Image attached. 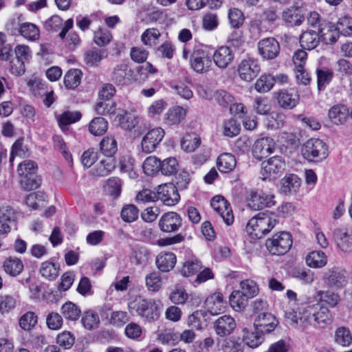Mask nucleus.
<instances>
[{
    "mask_svg": "<svg viewBox=\"0 0 352 352\" xmlns=\"http://www.w3.org/2000/svg\"><path fill=\"white\" fill-rule=\"evenodd\" d=\"M128 307L132 314H137L148 322H152L159 318L160 312L156 302L153 300L135 296L128 303Z\"/></svg>",
    "mask_w": 352,
    "mask_h": 352,
    "instance_id": "f257e3e1",
    "label": "nucleus"
},
{
    "mask_svg": "<svg viewBox=\"0 0 352 352\" xmlns=\"http://www.w3.org/2000/svg\"><path fill=\"white\" fill-rule=\"evenodd\" d=\"M276 222L273 215L267 212H260L248 221L246 230L253 236L261 238L274 227Z\"/></svg>",
    "mask_w": 352,
    "mask_h": 352,
    "instance_id": "f03ea898",
    "label": "nucleus"
},
{
    "mask_svg": "<svg viewBox=\"0 0 352 352\" xmlns=\"http://www.w3.org/2000/svg\"><path fill=\"white\" fill-rule=\"evenodd\" d=\"M301 153L309 162H320L328 157L329 150L327 145L322 140L311 138L303 144Z\"/></svg>",
    "mask_w": 352,
    "mask_h": 352,
    "instance_id": "7ed1b4c3",
    "label": "nucleus"
},
{
    "mask_svg": "<svg viewBox=\"0 0 352 352\" xmlns=\"http://www.w3.org/2000/svg\"><path fill=\"white\" fill-rule=\"evenodd\" d=\"M292 235L287 232L275 234L265 242L267 250L273 255H283L286 254L292 245Z\"/></svg>",
    "mask_w": 352,
    "mask_h": 352,
    "instance_id": "20e7f679",
    "label": "nucleus"
},
{
    "mask_svg": "<svg viewBox=\"0 0 352 352\" xmlns=\"http://www.w3.org/2000/svg\"><path fill=\"white\" fill-rule=\"evenodd\" d=\"M285 167V161L280 156L276 155L263 161L261 170L262 179H276L283 174Z\"/></svg>",
    "mask_w": 352,
    "mask_h": 352,
    "instance_id": "39448f33",
    "label": "nucleus"
},
{
    "mask_svg": "<svg viewBox=\"0 0 352 352\" xmlns=\"http://www.w3.org/2000/svg\"><path fill=\"white\" fill-rule=\"evenodd\" d=\"M247 203L251 209L260 210L272 207L276 201L273 195L266 194L262 191L251 190L247 196Z\"/></svg>",
    "mask_w": 352,
    "mask_h": 352,
    "instance_id": "423d86ee",
    "label": "nucleus"
},
{
    "mask_svg": "<svg viewBox=\"0 0 352 352\" xmlns=\"http://www.w3.org/2000/svg\"><path fill=\"white\" fill-rule=\"evenodd\" d=\"M261 66L258 59L248 57L243 59L239 64L237 72L240 78L250 82L260 73Z\"/></svg>",
    "mask_w": 352,
    "mask_h": 352,
    "instance_id": "0eeeda50",
    "label": "nucleus"
},
{
    "mask_svg": "<svg viewBox=\"0 0 352 352\" xmlns=\"http://www.w3.org/2000/svg\"><path fill=\"white\" fill-rule=\"evenodd\" d=\"M317 307V303L305 304L299 309L298 312L294 310L287 311L285 316L292 324H298L299 322L312 324Z\"/></svg>",
    "mask_w": 352,
    "mask_h": 352,
    "instance_id": "6e6552de",
    "label": "nucleus"
},
{
    "mask_svg": "<svg viewBox=\"0 0 352 352\" xmlns=\"http://www.w3.org/2000/svg\"><path fill=\"white\" fill-rule=\"evenodd\" d=\"M259 55L266 60L275 59L280 54L279 42L274 37H267L257 43Z\"/></svg>",
    "mask_w": 352,
    "mask_h": 352,
    "instance_id": "1a4fd4ad",
    "label": "nucleus"
},
{
    "mask_svg": "<svg viewBox=\"0 0 352 352\" xmlns=\"http://www.w3.org/2000/svg\"><path fill=\"white\" fill-rule=\"evenodd\" d=\"M322 280L329 287L342 288L347 283L346 271L338 267L326 270L323 272Z\"/></svg>",
    "mask_w": 352,
    "mask_h": 352,
    "instance_id": "9d476101",
    "label": "nucleus"
},
{
    "mask_svg": "<svg viewBox=\"0 0 352 352\" xmlns=\"http://www.w3.org/2000/svg\"><path fill=\"white\" fill-rule=\"evenodd\" d=\"M210 205L228 226L233 223L234 215L231 206L223 196L216 195L213 197L211 199Z\"/></svg>",
    "mask_w": 352,
    "mask_h": 352,
    "instance_id": "9b49d317",
    "label": "nucleus"
},
{
    "mask_svg": "<svg viewBox=\"0 0 352 352\" xmlns=\"http://www.w3.org/2000/svg\"><path fill=\"white\" fill-rule=\"evenodd\" d=\"M157 200L166 206H174L178 203L180 196L174 184H164L158 186L157 190Z\"/></svg>",
    "mask_w": 352,
    "mask_h": 352,
    "instance_id": "f8f14e48",
    "label": "nucleus"
},
{
    "mask_svg": "<svg viewBox=\"0 0 352 352\" xmlns=\"http://www.w3.org/2000/svg\"><path fill=\"white\" fill-rule=\"evenodd\" d=\"M191 68L197 73L203 74L208 71L212 60L207 53L201 49L195 50L190 57Z\"/></svg>",
    "mask_w": 352,
    "mask_h": 352,
    "instance_id": "ddd939ff",
    "label": "nucleus"
},
{
    "mask_svg": "<svg viewBox=\"0 0 352 352\" xmlns=\"http://www.w3.org/2000/svg\"><path fill=\"white\" fill-rule=\"evenodd\" d=\"M274 97L278 105L285 109H292L299 102L300 96L294 89H282L274 93Z\"/></svg>",
    "mask_w": 352,
    "mask_h": 352,
    "instance_id": "4468645a",
    "label": "nucleus"
},
{
    "mask_svg": "<svg viewBox=\"0 0 352 352\" xmlns=\"http://www.w3.org/2000/svg\"><path fill=\"white\" fill-rule=\"evenodd\" d=\"M275 146L276 144L271 138L265 137L258 139L253 145L252 155L256 159L262 160L274 153Z\"/></svg>",
    "mask_w": 352,
    "mask_h": 352,
    "instance_id": "2eb2a0df",
    "label": "nucleus"
},
{
    "mask_svg": "<svg viewBox=\"0 0 352 352\" xmlns=\"http://www.w3.org/2000/svg\"><path fill=\"white\" fill-rule=\"evenodd\" d=\"M165 132L162 128H155L150 130L142 140V148L144 153L153 152L157 145L162 142Z\"/></svg>",
    "mask_w": 352,
    "mask_h": 352,
    "instance_id": "dca6fc26",
    "label": "nucleus"
},
{
    "mask_svg": "<svg viewBox=\"0 0 352 352\" xmlns=\"http://www.w3.org/2000/svg\"><path fill=\"white\" fill-rule=\"evenodd\" d=\"M182 219L175 212L164 213L159 220V227L164 232H177L182 226Z\"/></svg>",
    "mask_w": 352,
    "mask_h": 352,
    "instance_id": "f3484780",
    "label": "nucleus"
},
{
    "mask_svg": "<svg viewBox=\"0 0 352 352\" xmlns=\"http://www.w3.org/2000/svg\"><path fill=\"white\" fill-rule=\"evenodd\" d=\"M278 324L276 317L270 312L257 315L254 319V327L263 333L273 331Z\"/></svg>",
    "mask_w": 352,
    "mask_h": 352,
    "instance_id": "a211bd4d",
    "label": "nucleus"
},
{
    "mask_svg": "<svg viewBox=\"0 0 352 352\" xmlns=\"http://www.w3.org/2000/svg\"><path fill=\"white\" fill-rule=\"evenodd\" d=\"M333 238L337 246L344 252L352 251V231L337 228L333 232Z\"/></svg>",
    "mask_w": 352,
    "mask_h": 352,
    "instance_id": "6ab92c4d",
    "label": "nucleus"
},
{
    "mask_svg": "<svg viewBox=\"0 0 352 352\" xmlns=\"http://www.w3.org/2000/svg\"><path fill=\"white\" fill-rule=\"evenodd\" d=\"M215 333L220 337H226L230 335L236 328L234 319L228 315H224L214 323Z\"/></svg>",
    "mask_w": 352,
    "mask_h": 352,
    "instance_id": "aec40b11",
    "label": "nucleus"
},
{
    "mask_svg": "<svg viewBox=\"0 0 352 352\" xmlns=\"http://www.w3.org/2000/svg\"><path fill=\"white\" fill-rule=\"evenodd\" d=\"M320 38L326 44L332 45L335 43L339 38V28L330 22H326L322 28L319 29Z\"/></svg>",
    "mask_w": 352,
    "mask_h": 352,
    "instance_id": "412c9836",
    "label": "nucleus"
},
{
    "mask_svg": "<svg viewBox=\"0 0 352 352\" xmlns=\"http://www.w3.org/2000/svg\"><path fill=\"white\" fill-rule=\"evenodd\" d=\"M4 272L11 277H16L24 270V264L22 260L16 256H9L3 263Z\"/></svg>",
    "mask_w": 352,
    "mask_h": 352,
    "instance_id": "4be33fe9",
    "label": "nucleus"
},
{
    "mask_svg": "<svg viewBox=\"0 0 352 352\" xmlns=\"http://www.w3.org/2000/svg\"><path fill=\"white\" fill-rule=\"evenodd\" d=\"M234 55L230 47L222 46L217 50L213 54L215 65L221 69L226 68L233 60Z\"/></svg>",
    "mask_w": 352,
    "mask_h": 352,
    "instance_id": "5701e85b",
    "label": "nucleus"
},
{
    "mask_svg": "<svg viewBox=\"0 0 352 352\" xmlns=\"http://www.w3.org/2000/svg\"><path fill=\"white\" fill-rule=\"evenodd\" d=\"M132 75V71L129 68V65L125 63H122L116 65L111 74V80L118 85H125L130 80Z\"/></svg>",
    "mask_w": 352,
    "mask_h": 352,
    "instance_id": "b1692460",
    "label": "nucleus"
},
{
    "mask_svg": "<svg viewBox=\"0 0 352 352\" xmlns=\"http://www.w3.org/2000/svg\"><path fill=\"white\" fill-rule=\"evenodd\" d=\"M329 118L335 124H343L346 122L349 112L346 106L344 104H336L329 110Z\"/></svg>",
    "mask_w": 352,
    "mask_h": 352,
    "instance_id": "393cba45",
    "label": "nucleus"
},
{
    "mask_svg": "<svg viewBox=\"0 0 352 352\" xmlns=\"http://www.w3.org/2000/svg\"><path fill=\"white\" fill-rule=\"evenodd\" d=\"M301 180L298 175L290 174L281 180V191L286 195L295 194L299 189Z\"/></svg>",
    "mask_w": 352,
    "mask_h": 352,
    "instance_id": "a878e982",
    "label": "nucleus"
},
{
    "mask_svg": "<svg viewBox=\"0 0 352 352\" xmlns=\"http://www.w3.org/2000/svg\"><path fill=\"white\" fill-rule=\"evenodd\" d=\"M320 38L318 31L315 30H307L302 33L300 36V43L302 47L305 50H311L316 48Z\"/></svg>",
    "mask_w": 352,
    "mask_h": 352,
    "instance_id": "bb28decb",
    "label": "nucleus"
},
{
    "mask_svg": "<svg viewBox=\"0 0 352 352\" xmlns=\"http://www.w3.org/2000/svg\"><path fill=\"white\" fill-rule=\"evenodd\" d=\"M177 258L175 254L166 252L157 256L156 265L161 272H168L174 267Z\"/></svg>",
    "mask_w": 352,
    "mask_h": 352,
    "instance_id": "cd10ccee",
    "label": "nucleus"
},
{
    "mask_svg": "<svg viewBox=\"0 0 352 352\" xmlns=\"http://www.w3.org/2000/svg\"><path fill=\"white\" fill-rule=\"evenodd\" d=\"M306 264L312 268H322L327 263V257L322 251H312L305 258Z\"/></svg>",
    "mask_w": 352,
    "mask_h": 352,
    "instance_id": "c85d7f7f",
    "label": "nucleus"
},
{
    "mask_svg": "<svg viewBox=\"0 0 352 352\" xmlns=\"http://www.w3.org/2000/svg\"><path fill=\"white\" fill-rule=\"evenodd\" d=\"M236 161L234 155L224 153L221 154L217 161V168L222 173H229L236 166Z\"/></svg>",
    "mask_w": 352,
    "mask_h": 352,
    "instance_id": "c756f323",
    "label": "nucleus"
},
{
    "mask_svg": "<svg viewBox=\"0 0 352 352\" xmlns=\"http://www.w3.org/2000/svg\"><path fill=\"white\" fill-rule=\"evenodd\" d=\"M317 309L313 321L317 324L319 328H324L328 324L331 323V316L329 310L322 306L320 304L317 303Z\"/></svg>",
    "mask_w": 352,
    "mask_h": 352,
    "instance_id": "7c9ffc66",
    "label": "nucleus"
},
{
    "mask_svg": "<svg viewBox=\"0 0 352 352\" xmlns=\"http://www.w3.org/2000/svg\"><path fill=\"white\" fill-rule=\"evenodd\" d=\"M243 332V342L251 348H256L263 342L265 333L259 330L254 329V331H250L245 329Z\"/></svg>",
    "mask_w": 352,
    "mask_h": 352,
    "instance_id": "2f4dec72",
    "label": "nucleus"
},
{
    "mask_svg": "<svg viewBox=\"0 0 352 352\" xmlns=\"http://www.w3.org/2000/svg\"><path fill=\"white\" fill-rule=\"evenodd\" d=\"M116 118L118 119L121 127L126 130H131L138 123V118L125 110H120Z\"/></svg>",
    "mask_w": 352,
    "mask_h": 352,
    "instance_id": "473e14b6",
    "label": "nucleus"
},
{
    "mask_svg": "<svg viewBox=\"0 0 352 352\" xmlns=\"http://www.w3.org/2000/svg\"><path fill=\"white\" fill-rule=\"evenodd\" d=\"M81 117L80 111H65L62 114L56 116V120L59 126L63 130L64 127L79 121Z\"/></svg>",
    "mask_w": 352,
    "mask_h": 352,
    "instance_id": "72a5a7b5",
    "label": "nucleus"
},
{
    "mask_svg": "<svg viewBox=\"0 0 352 352\" xmlns=\"http://www.w3.org/2000/svg\"><path fill=\"white\" fill-rule=\"evenodd\" d=\"M20 34L29 41H36L40 37V30L38 28L32 23H23L19 27Z\"/></svg>",
    "mask_w": 352,
    "mask_h": 352,
    "instance_id": "f704fd0d",
    "label": "nucleus"
},
{
    "mask_svg": "<svg viewBox=\"0 0 352 352\" xmlns=\"http://www.w3.org/2000/svg\"><path fill=\"white\" fill-rule=\"evenodd\" d=\"M283 19L290 25H299L303 21L304 17L298 8L292 7L283 12Z\"/></svg>",
    "mask_w": 352,
    "mask_h": 352,
    "instance_id": "c9c22d12",
    "label": "nucleus"
},
{
    "mask_svg": "<svg viewBox=\"0 0 352 352\" xmlns=\"http://www.w3.org/2000/svg\"><path fill=\"white\" fill-rule=\"evenodd\" d=\"M317 74V86L318 89L323 91L327 85L332 80L334 74L333 72L327 67L316 69Z\"/></svg>",
    "mask_w": 352,
    "mask_h": 352,
    "instance_id": "e433bc0d",
    "label": "nucleus"
},
{
    "mask_svg": "<svg viewBox=\"0 0 352 352\" xmlns=\"http://www.w3.org/2000/svg\"><path fill=\"white\" fill-rule=\"evenodd\" d=\"M334 340L342 346H349L352 342V333L348 327L341 326L335 331Z\"/></svg>",
    "mask_w": 352,
    "mask_h": 352,
    "instance_id": "4c0bfd02",
    "label": "nucleus"
},
{
    "mask_svg": "<svg viewBox=\"0 0 352 352\" xmlns=\"http://www.w3.org/2000/svg\"><path fill=\"white\" fill-rule=\"evenodd\" d=\"M60 311L66 320L72 321L77 320L81 314L80 308L71 301L64 303L60 308Z\"/></svg>",
    "mask_w": 352,
    "mask_h": 352,
    "instance_id": "58836bf2",
    "label": "nucleus"
},
{
    "mask_svg": "<svg viewBox=\"0 0 352 352\" xmlns=\"http://www.w3.org/2000/svg\"><path fill=\"white\" fill-rule=\"evenodd\" d=\"M248 299L245 294L239 290L233 291L229 297L231 307L237 311H241L246 307Z\"/></svg>",
    "mask_w": 352,
    "mask_h": 352,
    "instance_id": "ea45409f",
    "label": "nucleus"
},
{
    "mask_svg": "<svg viewBox=\"0 0 352 352\" xmlns=\"http://www.w3.org/2000/svg\"><path fill=\"white\" fill-rule=\"evenodd\" d=\"M39 272L43 277L49 280H55L59 274V267L50 261H45L41 264Z\"/></svg>",
    "mask_w": 352,
    "mask_h": 352,
    "instance_id": "a19ab883",
    "label": "nucleus"
},
{
    "mask_svg": "<svg viewBox=\"0 0 352 352\" xmlns=\"http://www.w3.org/2000/svg\"><path fill=\"white\" fill-rule=\"evenodd\" d=\"M116 168L115 161L113 159L101 160L93 169L94 175L97 177H105L111 173Z\"/></svg>",
    "mask_w": 352,
    "mask_h": 352,
    "instance_id": "79ce46f5",
    "label": "nucleus"
},
{
    "mask_svg": "<svg viewBox=\"0 0 352 352\" xmlns=\"http://www.w3.org/2000/svg\"><path fill=\"white\" fill-rule=\"evenodd\" d=\"M108 129L107 121L102 117L94 118L89 124V131L95 136L104 134Z\"/></svg>",
    "mask_w": 352,
    "mask_h": 352,
    "instance_id": "37998d69",
    "label": "nucleus"
},
{
    "mask_svg": "<svg viewBox=\"0 0 352 352\" xmlns=\"http://www.w3.org/2000/svg\"><path fill=\"white\" fill-rule=\"evenodd\" d=\"M98 314L93 310L85 311L81 318V322L87 330H93L98 327L100 324Z\"/></svg>",
    "mask_w": 352,
    "mask_h": 352,
    "instance_id": "c03bdc74",
    "label": "nucleus"
},
{
    "mask_svg": "<svg viewBox=\"0 0 352 352\" xmlns=\"http://www.w3.org/2000/svg\"><path fill=\"white\" fill-rule=\"evenodd\" d=\"M186 111L181 107L170 108L166 113L165 119L168 124H177L182 122L185 118Z\"/></svg>",
    "mask_w": 352,
    "mask_h": 352,
    "instance_id": "a18cd8bd",
    "label": "nucleus"
},
{
    "mask_svg": "<svg viewBox=\"0 0 352 352\" xmlns=\"http://www.w3.org/2000/svg\"><path fill=\"white\" fill-rule=\"evenodd\" d=\"M102 153L107 157H113L118 151L117 142L113 137L107 136L100 143Z\"/></svg>",
    "mask_w": 352,
    "mask_h": 352,
    "instance_id": "49530a36",
    "label": "nucleus"
},
{
    "mask_svg": "<svg viewBox=\"0 0 352 352\" xmlns=\"http://www.w3.org/2000/svg\"><path fill=\"white\" fill-rule=\"evenodd\" d=\"M135 160L131 156H122L120 159V169L121 172L127 173L129 177L131 179H135L138 175L134 170Z\"/></svg>",
    "mask_w": 352,
    "mask_h": 352,
    "instance_id": "de8ad7c7",
    "label": "nucleus"
},
{
    "mask_svg": "<svg viewBox=\"0 0 352 352\" xmlns=\"http://www.w3.org/2000/svg\"><path fill=\"white\" fill-rule=\"evenodd\" d=\"M274 85V76L272 74H263L256 80L255 89L260 93H266L272 89Z\"/></svg>",
    "mask_w": 352,
    "mask_h": 352,
    "instance_id": "09e8293b",
    "label": "nucleus"
},
{
    "mask_svg": "<svg viewBox=\"0 0 352 352\" xmlns=\"http://www.w3.org/2000/svg\"><path fill=\"white\" fill-rule=\"evenodd\" d=\"M161 160L155 156L147 157L142 165V168L147 175H153L160 170Z\"/></svg>",
    "mask_w": 352,
    "mask_h": 352,
    "instance_id": "8fccbe9b",
    "label": "nucleus"
},
{
    "mask_svg": "<svg viewBox=\"0 0 352 352\" xmlns=\"http://www.w3.org/2000/svg\"><path fill=\"white\" fill-rule=\"evenodd\" d=\"M202 267L200 261L193 258L186 261L181 270V274L184 276H191L197 274Z\"/></svg>",
    "mask_w": 352,
    "mask_h": 352,
    "instance_id": "3c124183",
    "label": "nucleus"
},
{
    "mask_svg": "<svg viewBox=\"0 0 352 352\" xmlns=\"http://www.w3.org/2000/svg\"><path fill=\"white\" fill-rule=\"evenodd\" d=\"M286 116L284 113L272 112L267 117L266 126L269 129H278L282 128L285 122Z\"/></svg>",
    "mask_w": 352,
    "mask_h": 352,
    "instance_id": "603ef678",
    "label": "nucleus"
},
{
    "mask_svg": "<svg viewBox=\"0 0 352 352\" xmlns=\"http://www.w3.org/2000/svg\"><path fill=\"white\" fill-rule=\"evenodd\" d=\"M111 39L112 34L107 28H99L94 32V41L98 46H106Z\"/></svg>",
    "mask_w": 352,
    "mask_h": 352,
    "instance_id": "864d4df0",
    "label": "nucleus"
},
{
    "mask_svg": "<svg viewBox=\"0 0 352 352\" xmlns=\"http://www.w3.org/2000/svg\"><path fill=\"white\" fill-rule=\"evenodd\" d=\"M107 56V52L105 50L97 49L87 52L85 54V61L87 65H94L100 62L102 58Z\"/></svg>",
    "mask_w": 352,
    "mask_h": 352,
    "instance_id": "5fc2aeb1",
    "label": "nucleus"
},
{
    "mask_svg": "<svg viewBox=\"0 0 352 352\" xmlns=\"http://www.w3.org/2000/svg\"><path fill=\"white\" fill-rule=\"evenodd\" d=\"M81 72L79 69H70L64 77V84L68 89H74L80 83Z\"/></svg>",
    "mask_w": 352,
    "mask_h": 352,
    "instance_id": "6e6d98bb",
    "label": "nucleus"
},
{
    "mask_svg": "<svg viewBox=\"0 0 352 352\" xmlns=\"http://www.w3.org/2000/svg\"><path fill=\"white\" fill-rule=\"evenodd\" d=\"M178 163L175 157H168L161 161L160 172L164 175H171L177 173Z\"/></svg>",
    "mask_w": 352,
    "mask_h": 352,
    "instance_id": "4d7b16f0",
    "label": "nucleus"
},
{
    "mask_svg": "<svg viewBox=\"0 0 352 352\" xmlns=\"http://www.w3.org/2000/svg\"><path fill=\"white\" fill-rule=\"evenodd\" d=\"M116 104L111 101L100 100L94 106V111L98 115L114 114Z\"/></svg>",
    "mask_w": 352,
    "mask_h": 352,
    "instance_id": "13d9d810",
    "label": "nucleus"
},
{
    "mask_svg": "<svg viewBox=\"0 0 352 352\" xmlns=\"http://www.w3.org/2000/svg\"><path fill=\"white\" fill-rule=\"evenodd\" d=\"M105 190L111 196L117 197L120 195L122 182L120 178L113 177L109 178L104 186Z\"/></svg>",
    "mask_w": 352,
    "mask_h": 352,
    "instance_id": "bf43d9fd",
    "label": "nucleus"
},
{
    "mask_svg": "<svg viewBox=\"0 0 352 352\" xmlns=\"http://www.w3.org/2000/svg\"><path fill=\"white\" fill-rule=\"evenodd\" d=\"M135 201L138 204H145L157 201V192L144 188L137 194Z\"/></svg>",
    "mask_w": 352,
    "mask_h": 352,
    "instance_id": "052dcab7",
    "label": "nucleus"
},
{
    "mask_svg": "<svg viewBox=\"0 0 352 352\" xmlns=\"http://www.w3.org/2000/svg\"><path fill=\"white\" fill-rule=\"evenodd\" d=\"M161 34L157 29L148 28L142 33L141 40L144 45L151 46L156 44Z\"/></svg>",
    "mask_w": 352,
    "mask_h": 352,
    "instance_id": "680f3d73",
    "label": "nucleus"
},
{
    "mask_svg": "<svg viewBox=\"0 0 352 352\" xmlns=\"http://www.w3.org/2000/svg\"><path fill=\"white\" fill-rule=\"evenodd\" d=\"M37 164L31 160H25L21 163L17 168V172L21 177L36 175Z\"/></svg>",
    "mask_w": 352,
    "mask_h": 352,
    "instance_id": "e2e57ef3",
    "label": "nucleus"
},
{
    "mask_svg": "<svg viewBox=\"0 0 352 352\" xmlns=\"http://www.w3.org/2000/svg\"><path fill=\"white\" fill-rule=\"evenodd\" d=\"M214 97L217 102L222 107L227 108L234 102V97L225 90L215 91Z\"/></svg>",
    "mask_w": 352,
    "mask_h": 352,
    "instance_id": "0e129e2a",
    "label": "nucleus"
},
{
    "mask_svg": "<svg viewBox=\"0 0 352 352\" xmlns=\"http://www.w3.org/2000/svg\"><path fill=\"white\" fill-rule=\"evenodd\" d=\"M229 23L232 28H239L244 21L243 12L237 8H231L228 12Z\"/></svg>",
    "mask_w": 352,
    "mask_h": 352,
    "instance_id": "69168bd1",
    "label": "nucleus"
},
{
    "mask_svg": "<svg viewBox=\"0 0 352 352\" xmlns=\"http://www.w3.org/2000/svg\"><path fill=\"white\" fill-rule=\"evenodd\" d=\"M37 323V316L32 311H28L23 314L19 320L20 327L25 330L29 331Z\"/></svg>",
    "mask_w": 352,
    "mask_h": 352,
    "instance_id": "338daca9",
    "label": "nucleus"
},
{
    "mask_svg": "<svg viewBox=\"0 0 352 352\" xmlns=\"http://www.w3.org/2000/svg\"><path fill=\"white\" fill-rule=\"evenodd\" d=\"M122 220L125 222H133L138 217V209L133 204L124 206L120 213Z\"/></svg>",
    "mask_w": 352,
    "mask_h": 352,
    "instance_id": "774afa93",
    "label": "nucleus"
}]
</instances>
